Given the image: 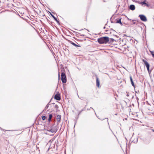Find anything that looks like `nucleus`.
<instances>
[{
    "label": "nucleus",
    "instance_id": "f8f14e48",
    "mask_svg": "<svg viewBox=\"0 0 154 154\" xmlns=\"http://www.w3.org/2000/svg\"><path fill=\"white\" fill-rule=\"evenodd\" d=\"M52 117H53V115L52 114H50L49 115V118L48 119V122H50V121H51V119L52 118Z\"/></svg>",
    "mask_w": 154,
    "mask_h": 154
},
{
    "label": "nucleus",
    "instance_id": "c756f323",
    "mask_svg": "<svg viewBox=\"0 0 154 154\" xmlns=\"http://www.w3.org/2000/svg\"><path fill=\"white\" fill-rule=\"evenodd\" d=\"M131 127H132V128H133V126H131Z\"/></svg>",
    "mask_w": 154,
    "mask_h": 154
},
{
    "label": "nucleus",
    "instance_id": "7ed1b4c3",
    "mask_svg": "<svg viewBox=\"0 0 154 154\" xmlns=\"http://www.w3.org/2000/svg\"><path fill=\"white\" fill-rule=\"evenodd\" d=\"M58 128L56 126L53 125L48 130L49 131L52 133H55L57 131Z\"/></svg>",
    "mask_w": 154,
    "mask_h": 154
},
{
    "label": "nucleus",
    "instance_id": "b1692460",
    "mask_svg": "<svg viewBox=\"0 0 154 154\" xmlns=\"http://www.w3.org/2000/svg\"><path fill=\"white\" fill-rule=\"evenodd\" d=\"M129 94H127V96H129Z\"/></svg>",
    "mask_w": 154,
    "mask_h": 154
},
{
    "label": "nucleus",
    "instance_id": "f257e3e1",
    "mask_svg": "<svg viewBox=\"0 0 154 154\" xmlns=\"http://www.w3.org/2000/svg\"><path fill=\"white\" fill-rule=\"evenodd\" d=\"M109 41V38L107 37H103L97 39L98 42L100 44L107 43Z\"/></svg>",
    "mask_w": 154,
    "mask_h": 154
},
{
    "label": "nucleus",
    "instance_id": "dca6fc26",
    "mask_svg": "<svg viewBox=\"0 0 154 154\" xmlns=\"http://www.w3.org/2000/svg\"><path fill=\"white\" fill-rule=\"evenodd\" d=\"M46 116H43L42 117V119L43 120H45V119H46Z\"/></svg>",
    "mask_w": 154,
    "mask_h": 154
},
{
    "label": "nucleus",
    "instance_id": "2eb2a0df",
    "mask_svg": "<svg viewBox=\"0 0 154 154\" xmlns=\"http://www.w3.org/2000/svg\"><path fill=\"white\" fill-rule=\"evenodd\" d=\"M141 4L142 5H145L147 7H148L149 6L147 4H146V3L144 2H142L141 3Z\"/></svg>",
    "mask_w": 154,
    "mask_h": 154
},
{
    "label": "nucleus",
    "instance_id": "9d476101",
    "mask_svg": "<svg viewBox=\"0 0 154 154\" xmlns=\"http://www.w3.org/2000/svg\"><path fill=\"white\" fill-rule=\"evenodd\" d=\"M50 14H51V16L54 18V20H55L57 23H59V21L57 20V18H56L52 14H51V13L50 12Z\"/></svg>",
    "mask_w": 154,
    "mask_h": 154
},
{
    "label": "nucleus",
    "instance_id": "a878e982",
    "mask_svg": "<svg viewBox=\"0 0 154 154\" xmlns=\"http://www.w3.org/2000/svg\"><path fill=\"white\" fill-rule=\"evenodd\" d=\"M152 131L154 132V129H152Z\"/></svg>",
    "mask_w": 154,
    "mask_h": 154
},
{
    "label": "nucleus",
    "instance_id": "f3484780",
    "mask_svg": "<svg viewBox=\"0 0 154 154\" xmlns=\"http://www.w3.org/2000/svg\"><path fill=\"white\" fill-rule=\"evenodd\" d=\"M150 53L152 57L154 58V52L151 51Z\"/></svg>",
    "mask_w": 154,
    "mask_h": 154
},
{
    "label": "nucleus",
    "instance_id": "4468645a",
    "mask_svg": "<svg viewBox=\"0 0 154 154\" xmlns=\"http://www.w3.org/2000/svg\"><path fill=\"white\" fill-rule=\"evenodd\" d=\"M70 43L75 47H80V46L77 45L75 43H74L73 42H72L71 41Z\"/></svg>",
    "mask_w": 154,
    "mask_h": 154
},
{
    "label": "nucleus",
    "instance_id": "4be33fe9",
    "mask_svg": "<svg viewBox=\"0 0 154 154\" xmlns=\"http://www.w3.org/2000/svg\"><path fill=\"white\" fill-rule=\"evenodd\" d=\"M111 41H112V42H113L114 40V39H113V38H111Z\"/></svg>",
    "mask_w": 154,
    "mask_h": 154
},
{
    "label": "nucleus",
    "instance_id": "0eeeda50",
    "mask_svg": "<svg viewBox=\"0 0 154 154\" xmlns=\"http://www.w3.org/2000/svg\"><path fill=\"white\" fill-rule=\"evenodd\" d=\"M61 115H58L57 116V125H58L59 124V122H60L61 120Z\"/></svg>",
    "mask_w": 154,
    "mask_h": 154
},
{
    "label": "nucleus",
    "instance_id": "2f4dec72",
    "mask_svg": "<svg viewBox=\"0 0 154 154\" xmlns=\"http://www.w3.org/2000/svg\"><path fill=\"white\" fill-rule=\"evenodd\" d=\"M134 2V0H132Z\"/></svg>",
    "mask_w": 154,
    "mask_h": 154
},
{
    "label": "nucleus",
    "instance_id": "9b49d317",
    "mask_svg": "<svg viewBox=\"0 0 154 154\" xmlns=\"http://www.w3.org/2000/svg\"><path fill=\"white\" fill-rule=\"evenodd\" d=\"M129 8L132 10H134L135 9V6L134 5H131L129 6Z\"/></svg>",
    "mask_w": 154,
    "mask_h": 154
},
{
    "label": "nucleus",
    "instance_id": "6ab92c4d",
    "mask_svg": "<svg viewBox=\"0 0 154 154\" xmlns=\"http://www.w3.org/2000/svg\"><path fill=\"white\" fill-rule=\"evenodd\" d=\"M128 20H129L131 21V22H133L135 21V20L134 19L132 20V19H130L129 18H128Z\"/></svg>",
    "mask_w": 154,
    "mask_h": 154
},
{
    "label": "nucleus",
    "instance_id": "ddd939ff",
    "mask_svg": "<svg viewBox=\"0 0 154 154\" xmlns=\"http://www.w3.org/2000/svg\"><path fill=\"white\" fill-rule=\"evenodd\" d=\"M121 19L120 18V19H118V20H117L116 21V23H119L121 25H122V23L121 21Z\"/></svg>",
    "mask_w": 154,
    "mask_h": 154
},
{
    "label": "nucleus",
    "instance_id": "412c9836",
    "mask_svg": "<svg viewBox=\"0 0 154 154\" xmlns=\"http://www.w3.org/2000/svg\"><path fill=\"white\" fill-rule=\"evenodd\" d=\"M91 109H93L94 110V111H94V109H93V108H92V107H90V108H89V109H87V110H90Z\"/></svg>",
    "mask_w": 154,
    "mask_h": 154
},
{
    "label": "nucleus",
    "instance_id": "aec40b11",
    "mask_svg": "<svg viewBox=\"0 0 154 154\" xmlns=\"http://www.w3.org/2000/svg\"><path fill=\"white\" fill-rule=\"evenodd\" d=\"M54 107L55 108H58V106L57 105H55Z\"/></svg>",
    "mask_w": 154,
    "mask_h": 154
},
{
    "label": "nucleus",
    "instance_id": "39448f33",
    "mask_svg": "<svg viewBox=\"0 0 154 154\" xmlns=\"http://www.w3.org/2000/svg\"><path fill=\"white\" fill-rule=\"evenodd\" d=\"M139 17L140 18V20L143 21H146L147 20L146 16L143 15H140Z\"/></svg>",
    "mask_w": 154,
    "mask_h": 154
},
{
    "label": "nucleus",
    "instance_id": "c85d7f7f",
    "mask_svg": "<svg viewBox=\"0 0 154 154\" xmlns=\"http://www.w3.org/2000/svg\"><path fill=\"white\" fill-rule=\"evenodd\" d=\"M133 24H135V22H133Z\"/></svg>",
    "mask_w": 154,
    "mask_h": 154
},
{
    "label": "nucleus",
    "instance_id": "f03ea898",
    "mask_svg": "<svg viewBox=\"0 0 154 154\" xmlns=\"http://www.w3.org/2000/svg\"><path fill=\"white\" fill-rule=\"evenodd\" d=\"M61 80L63 83H65L66 82V78L65 74L63 72L61 74Z\"/></svg>",
    "mask_w": 154,
    "mask_h": 154
},
{
    "label": "nucleus",
    "instance_id": "20e7f679",
    "mask_svg": "<svg viewBox=\"0 0 154 154\" xmlns=\"http://www.w3.org/2000/svg\"><path fill=\"white\" fill-rule=\"evenodd\" d=\"M142 61L144 63V64L145 65L146 68L147 69V70L149 73V74L150 73L151 71H150L149 69V65L148 63V62L146 61V60H144V59H143Z\"/></svg>",
    "mask_w": 154,
    "mask_h": 154
},
{
    "label": "nucleus",
    "instance_id": "6e6552de",
    "mask_svg": "<svg viewBox=\"0 0 154 154\" xmlns=\"http://www.w3.org/2000/svg\"><path fill=\"white\" fill-rule=\"evenodd\" d=\"M96 85L98 87H99L100 84V81L98 78L97 76L96 77Z\"/></svg>",
    "mask_w": 154,
    "mask_h": 154
},
{
    "label": "nucleus",
    "instance_id": "5701e85b",
    "mask_svg": "<svg viewBox=\"0 0 154 154\" xmlns=\"http://www.w3.org/2000/svg\"><path fill=\"white\" fill-rule=\"evenodd\" d=\"M83 110L82 109L81 111H80L79 113L78 114V115H79L80 113Z\"/></svg>",
    "mask_w": 154,
    "mask_h": 154
},
{
    "label": "nucleus",
    "instance_id": "393cba45",
    "mask_svg": "<svg viewBox=\"0 0 154 154\" xmlns=\"http://www.w3.org/2000/svg\"><path fill=\"white\" fill-rule=\"evenodd\" d=\"M134 97V96L133 95L132 96V98H133Z\"/></svg>",
    "mask_w": 154,
    "mask_h": 154
},
{
    "label": "nucleus",
    "instance_id": "a211bd4d",
    "mask_svg": "<svg viewBox=\"0 0 154 154\" xmlns=\"http://www.w3.org/2000/svg\"><path fill=\"white\" fill-rule=\"evenodd\" d=\"M48 107H49L48 105L47 104L45 106L44 110H46L48 108Z\"/></svg>",
    "mask_w": 154,
    "mask_h": 154
},
{
    "label": "nucleus",
    "instance_id": "423d86ee",
    "mask_svg": "<svg viewBox=\"0 0 154 154\" xmlns=\"http://www.w3.org/2000/svg\"><path fill=\"white\" fill-rule=\"evenodd\" d=\"M54 99L58 100H60L61 99L60 94L59 92H57L54 96Z\"/></svg>",
    "mask_w": 154,
    "mask_h": 154
},
{
    "label": "nucleus",
    "instance_id": "cd10ccee",
    "mask_svg": "<svg viewBox=\"0 0 154 154\" xmlns=\"http://www.w3.org/2000/svg\"><path fill=\"white\" fill-rule=\"evenodd\" d=\"M107 122H108V118H107Z\"/></svg>",
    "mask_w": 154,
    "mask_h": 154
},
{
    "label": "nucleus",
    "instance_id": "1a4fd4ad",
    "mask_svg": "<svg viewBox=\"0 0 154 154\" xmlns=\"http://www.w3.org/2000/svg\"><path fill=\"white\" fill-rule=\"evenodd\" d=\"M130 81H131V84H132V85L134 87V88H135V85H134V83L133 81L132 77L131 75H130Z\"/></svg>",
    "mask_w": 154,
    "mask_h": 154
},
{
    "label": "nucleus",
    "instance_id": "bb28decb",
    "mask_svg": "<svg viewBox=\"0 0 154 154\" xmlns=\"http://www.w3.org/2000/svg\"><path fill=\"white\" fill-rule=\"evenodd\" d=\"M105 28H106L105 26H104V27H103V29H105Z\"/></svg>",
    "mask_w": 154,
    "mask_h": 154
},
{
    "label": "nucleus",
    "instance_id": "7c9ffc66",
    "mask_svg": "<svg viewBox=\"0 0 154 154\" xmlns=\"http://www.w3.org/2000/svg\"><path fill=\"white\" fill-rule=\"evenodd\" d=\"M59 77H60V75H59Z\"/></svg>",
    "mask_w": 154,
    "mask_h": 154
}]
</instances>
